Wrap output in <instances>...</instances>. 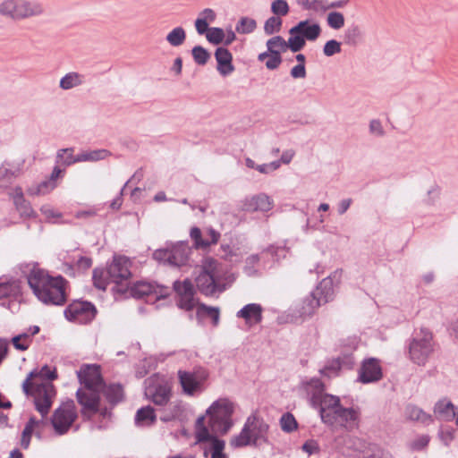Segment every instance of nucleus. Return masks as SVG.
<instances>
[{
    "label": "nucleus",
    "instance_id": "nucleus-1",
    "mask_svg": "<svg viewBox=\"0 0 458 458\" xmlns=\"http://www.w3.org/2000/svg\"><path fill=\"white\" fill-rule=\"evenodd\" d=\"M77 377L82 386L76 392L77 401L81 405L82 415L90 418L98 411L100 393L104 390L100 366L83 364L77 371Z\"/></svg>",
    "mask_w": 458,
    "mask_h": 458
},
{
    "label": "nucleus",
    "instance_id": "nucleus-2",
    "mask_svg": "<svg viewBox=\"0 0 458 458\" xmlns=\"http://www.w3.org/2000/svg\"><path fill=\"white\" fill-rule=\"evenodd\" d=\"M56 377L55 369L45 365L39 370H32L22 383L23 392L34 397L36 410L43 416L49 412L55 396L54 386L48 380Z\"/></svg>",
    "mask_w": 458,
    "mask_h": 458
},
{
    "label": "nucleus",
    "instance_id": "nucleus-3",
    "mask_svg": "<svg viewBox=\"0 0 458 458\" xmlns=\"http://www.w3.org/2000/svg\"><path fill=\"white\" fill-rule=\"evenodd\" d=\"M28 284L35 296L45 304L63 305L66 301L67 282L62 276H51L46 271L32 269Z\"/></svg>",
    "mask_w": 458,
    "mask_h": 458
},
{
    "label": "nucleus",
    "instance_id": "nucleus-4",
    "mask_svg": "<svg viewBox=\"0 0 458 458\" xmlns=\"http://www.w3.org/2000/svg\"><path fill=\"white\" fill-rule=\"evenodd\" d=\"M315 408L318 409L322 422L328 426L352 429L358 424L359 411L342 406L340 398L336 395H324Z\"/></svg>",
    "mask_w": 458,
    "mask_h": 458
},
{
    "label": "nucleus",
    "instance_id": "nucleus-5",
    "mask_svg": "<svg viewBox=\"0 0 458 458\" xmlns=\"http://www.w3.org/2000/svg\"><path fill=\"white\" fill-rule=\"evenodd\" d=\"M225 271L223 266L214 259L207 258L202 261L195 282L200 293L209 296L225 289Z\"/></svg>",
    "mask_w": 458,
    "mask_h": 458
},
{
    "label": "nucleus",
    "instance_id": "nucleus-6",
    "mask_svg": "<svg viewBox=\"0 0 458 458\" xmlns=\"http://www.w3.org/2000/svg\"><path fill=\"white\" fill-rule=\"evenodd\" d=\"M235 404L228 398H219L206 410L205 418H208L207 426L211 433L225 436L233 426V414Z\"/></svg>",
    "mask_w": 458,
    "mask_h": 458
},
{
    "label": "nucleus",
    "instance_id": "nucleus-7",
    "mask_svg": "<svg viewBox=\"0 0 458 458\" xmlns=\"http://www.w3.org/2000/svg\"><path fill=\"white\" fill-rule=\"evenodd\" d=\"M195 445H199L205 457L228 458L225 453V442L210 432L205 425V417L199 416L194 426Z\"/></svg>",
    "mask_w": 458,
    "mask_h": 458
},
{
    "label": "nucleus",
    "instance_id": "nucleus-8",
    "mask_svg": "<svg viewBox=\"0 0 458 458\" xmlns=\"http://www.w3.org/2000/svg\"><path fill=\"white\" fill-rule=\"evenodd\" d=\"M45 13L43 4L37 0H3L0 15L13 21L40 16Z\"/></svg>",
    "mask_w": 458,
    "mask_h": 458
},
{
    "label": "nucleus",
    "instance_id": "nucleus-9",
    "mask_svg": "<svg viewBox=\"0 0 458 458\" xmlns=\"http://www.w3.org/2000/svg\"><path fill=\"white\" fill-rule=\"evenodd\" d=\"M110 156L107 149L86 150L74 156L72 148H61L56 153V162L64 165L69 166L75 163L81 162H97L106 159Z\"/></svg>",
    "mask_w": 458,
    "mask_h": 458
},
{
    "label": "nucleus",
    "instance_id": "nucleus-10",
    "mask_svg": "<svg viewBox=\"0 0 458 458\" xmlns=\"http://www.w3.org/2000/svg\"><path fill=\"white\" fill-rule=\"evenodd\" d=\"M177 375L182 392L189 396L201 393L209 376L208 370L203 368H196L192 371L180 369Z\"/></svg>",
    "mask_w": 458,
    "mask_h": 458
},
{
    "label": "nucleus",
    "instance_id": "nucleus-11",
    "mask_svg": "<svg viewBox=\"0 0 458 458\" xmlns=\"http://www.w3.org/2000/svg\"><path fill=\"white\" fill-rule=\"evenodd\" d=\"M191 249L187 243L177 242L170 246L157 250L153 252V258L171 266L181 267L186 264Z\"/></svg>",
    "mask_w": 458,
    "mask_h": 458
},
{
    "label": "nucleus",
    "instance_id": "nucleus-12",
    "mask_svg": "<svg viewBox=\"0 0 458 458\" xmlns=\"http://www.w3.org/2000/svg\"><path fill=\"white\" fill-rule=\"evenodd\" d=\"M77 417V409L73 401L64 403L54 411L51 419L55 432L58 435L67 433Z\"/></svg>",
    "mask_w": 458,
    "mask_h": 458
},
{
    "label": "nucleus",
    "instance_id": "nucleus-13",
    "mask_svg": "<svg viewBox=\"0 0 458 458\" xmlns=\"http://www.w3.org/2000/svg\"><path fill=\"white\" fill-rule=\"evenodd\" d=\"M145 395L156 405H166L171 397V388L164 378L155 375L145 381Z\"/></svg>",
    "mask_w": 458,
    "mask_h": 458
},
{
    "label": "nucleus",
    "instance_id": "nucleus-14",
    "mask_svg": "<svg viewBox=\"0 0 458 458\" xmlns=\"http://www.w3.org/2000/svg\"><path fill=\"white\" fill-rule=\"evenodd\" d=\"M433 352L432 335L428 331H421L410 344L409 353L411 360L418 365H425Z\"/></svg>",
    "mask_w": 458,
    "mask_h": 458
},
{
    "label": "nucleus",
    "instance_id": "nucleus-15",
    "mask_svg": "<svg viewBox=\"0 0 458 458\" xmlns=\"http://www.w3.org/2000/svg\"><path fill=\"white\" fill-rule=\"evenodd\" d=\"M96 312L95 306L90 302L75 301L65 309L64 316L70 321L86 324L95 318Z\"/></svg>",
    "mask_w": 458,
    "mask_h": 458
},
{
    "label": "nucleus",
    "instance_id": "nucleus-16",
    "mask_svg": "<svg viewBox=\"0 0 458 458\" xmlns=\"http://www.w3.org/2000/svg\"><path fill=\"white\" fill-rule=\"evenodd\" d=\"M131 296L134 298H151L154 297L155 300H159L162 298H165L169 294V289L167 287L154 284L148 282H137L135 283L130 290Z\"/></svg>",
    "mask_w": 458,
    "mask_h": 458
},
{
    "label": "nucleus",
    "instance_id": "nucleus-17",
    "mask_svg": "<svg viewBox=\"0 0 458 458\" xmlns=\"http://www.w3.org/2000/svg\"><path fill=\"white\" fill-rule=\"evenodd\" d=\"M174 289L178 295V306L185 310H191L198 305L195 299V291L191 282L188 279L174 283Z\"/></svg>",
    "mask_w": 458,
    "mask_h": 458
},
{
    "label": "nucleus",
    "instance_id": "nucleus-18",
    "mask_svg": "<svg viewBox=\"0 0 458 458\" xmlns=\"http://www.w3.org/2000/svg\"><path fill=\"white\" fill-rule=\"evenodd\" d=\"M130 266L131 261L128 258L123 256L114 258L113 262L106 270L110 282L116 284L127 282L131 276Z\"/></svg>",
    "mask_w": 458,
    "mask_h": 458
},
{
    "label": "nucleus",
    "instance_id": "nucleus-19",
    "mask_svg": "<svg viewBox=\"0 0 458 458\" xmlns=\"http://www.w3.org/2000/svg\"><path fill=\"white\" fill-rule=\"evenodd\" d=\"M320 303L310 294L296 302L292 310V321L298 323L310 318Z\"/></svg>",
    "mask_w": 458,
    "mask_h": 458
},
{
    "label": "nucleus",
    "instance_id": "nucleus-20",
    "mask_svg": "<svg viewBox=\"0 0 458 458\" xmlns=\"http://www.w3.org/2000/svg\"><path fill=\"white\" fill-rule=\"evenodd\" d=\"M273 207V199L266 193L245 198L242 202V209L246 212H268Z\"/></svg>",
    "mask_w": 458,
    "mask_h": 458
},
{
    "label": "nucleus",
    "instance_id": "nucleus-21",
    "mask_svg": "<svg viewBox=\"0 0 458 458\" xmlns=\"http://www.w3.org/2000/svg\"><path fill=\"white\" fill-rule=\"evenodd\" d=\"M322 29L318 21L312 20H303L289 30V34L298 33L306 41L314 42L321 35Z\"/></svg>",
    "mask_w": 458,
    "mask_h": 458
},
{
    "label": "nucleus",
    "instance_id": "nucleus-22",
    "mask_svg": "<svg viewBox=\"0 0 458 458\" xmlns=\"http://www.w3.org/2000/svg\"><path fill=\"white\" fill-rule=\"evenodd\" d=\"M215 58L217 64L216 70L221 76L226 77L234 72L233 55L227 48L217 47L215 52Z\"/></svg>",
    "mask_w": 458,
    "mask_h": 458
},
{
    "label": "nucleus",
    "instance_id": "nucleus-23",
    "mask_svg": "<svg viewBox=\"0 0 458 458\" xmlns=\"http://www.w3.org/2000/svg\"><path fill=\"white\" fill-rule=\"evenodd\" d=\"M382 377L381 367L376 359L365 360L360 372V379L362 383H370L379 380Z\"/></svg>",
    "mask_w": 458,
    "mask_h": 458
},
{
    "label": "nucleus",
    "instance_id": "nucleus-24",
    "mask_svg": "<svg viewBox=\"0 0 458 458\" xmlns=\"http://www.w3.org/2000/svg\"><path fill=\"white\" fill-rule=\"evenodd\" d=\"M301 387L308 394L313 407L317 406L320 403V398L327 394L324 393V384L318 378L302 382Z\"/></svg>",
    "mask_w": 458,
    "mask_h": 458
},
{
    "label": "nucleus",
    "instance_id": "nucleus-25",
    "mask_svg": "<svg viewBox=\"0 0 458 458\" xmlns=\"http://www.w3.org/2000/svg\"><path fill=\"white\" fill-rule=\"evenodd\" d=\"M244 425H249L248 433L253 442V445L256 446L265 440V434L268 428L267 424L251 416L247 419Z\"/></svg>",
    "mask_w": 458,
    "mask_h": 458
},
{
    "label": "nucleus",
    "instance_id": "nucleus-26",
    "mask_svg": "<svg viewBox=\"0 0 458 458\" xmlns=\"http://www.w3.org/2000/svg\"><path fill=\"white\" fill-rule=\"evenodd\" d=\"M237 318H243L248 326L259 324L262 320V307L257 303H250L241 309Z\"/></svg>",
    "mask_w": 458,
    "mask_h": 458
},
{
    "label": "nucleus",
    "instance_id": "nucleus-27",
    "mask_svg": "<svg viewBox=\"0 0 458 458\" xmlns=\"http://www.w3.org/2000/svg\"><path fill=\"white\" fill-rule=\"evenodd\" d=\"M457 413L455 406L447 398L440 399L434 406V414L439 420L451 421L457 416Z\"/></svg>",
    "mask_w": 458,
    "mask_h": 458
},
{
    "label": "nucleus",
    "instance_id": "nucleus-28",
    "mask_svg": "<svg viewBox=\"0 0 458 458\" xmlns=\"http://www.w3.org/2000/svg\"><path fill=\"white\" fill-rule=\"evenodd\" d=\"M311 295L315 297L320 305L328 302L334 296L333 279L330 276L324 278L316 290L311 293Z\"/></svg>",
    "mask_w": 458,
    "mask_h": 458
},
{
    "label": "nucleus",
    "instance_id": "nucleus-29",
    "mask_svg": "<svg viewBox=\"0 0 458 458\" xmlns=\"http://www.w3.org/2000/svg\"><path fill=\"white\" fill-rule=\"evenodd\" d=\"M216 19V12L211 8H205L202 10L198 18L195 20L194 26L196 31L199 35H204V33L210 28L209 24L213 23Z\"/></svg>",
    "mask_w": 458,
    "mask_h": 458
},
{
    "label": "nucleus",
    "instance_id": "nucleus-30",
    "mask_svg": "<svg viewBox=\"0 0 458 458\" xmlns=\"http://www.w3.org/2000/svg\"><path fill=\"white\" fill-rule=\"evenodd\" d=\"M405 416L410 420L417 421L423 425L433 423L432 416L415 405L409 404L406 406Z\"/></svg>",
    "mask_w": 458,
    "mask_h": 458
},
{
    "label": "nucleus",
    "instance_id": "nucleus-31",
    "mask_svg": "<svg viewBox=\"0 0 458 458\" xmlns=\"http://www.w3.org/2000/svg\"><path fill=\"white\" fill-rule=\"evenodd\" d=\"M85 76L77 72H70L64 75L59 81V87L64 90H69L83 85Z\"/></svg>",
    "mask_w": 458,
    "mask_h": 458
},
{
    "label": "nucleus",
    "instance_id": "nucleus-32",
    "mask_svg": "<svg viewBox=\"0 0 458 458\" xmlns=\"http://www.w3.org/2000/svg\"><path fill=\"white\" fill-rule=\"evenodd\" d=\"M196 316L198 318H209L215 327L219 324L220 310L218 307L208 306L204 303H198L196 306Z\"/></svg>",
    "mask_w": 458,
    "mask_h": 458
},
{
    "label": "nucleus",
    "instance_id": "nucleus-33",
    "mask_svg": "<svg viewBox=\"0 0 458 458\" xmlns=\"http://www.w3.org/2000/svg\"><path fill=\"white\" fill-rule=\"evenodd\" d=\"M21 174V168L18 166L0 167V188L9 187Z\"/></svg>",
    "mask_w": 458,
    "mask_h": 458
},
{
    "label": "nucleus",
    "instance_id": "nucleus-34",
    "mask_svg": "<svg viewBox=\"0 0 458 458\" xmlns=\"http://www.w3.org/2000/svg\"><path fill=\"white\" fill-rule=\"evenodd\" d=\"M156 421L155 411L151 406H145L138 410L135 422L138 426H150Z\"/></svg>",
    "mask_w": 458,
    "mask_h": 458
},
{
    "label": "nucleus",
    "instance_id": "nucleus-35",
    "mask_svg": "<svg viewBox=\"0 0 458 458\" xmlns=\"http://www.w3.org/2000/svg\"><path fill=\"white\" fill-rule=\"evenodd\" d=\"M248 429L249 425H244L241 432L230 439L229 444L233 448H241L247 445H253V442L250 439Z\"/></svg>",
    "mask_w": 458,
    "mask_h": 458
},
{
    "label": "nucleus",
    "instance_id": "nucleus-36",
    "mask_svg": "<svg viewBox=\"0 0 458 458\" xmlns=\"http://www.w3.org/2000/svg\"><path fill=\"white\" fill-rule=\"evenodd\" d=\"M165 40L174 47H180L186 40V31L181 26L175 27L167 33Z\"/></svg>",
    "mask_w": 458,
    "mask_h": 458
},
{
    "label": "nucleus",
    "instance_id": "nucleus-37",
    "mask_svg": "<svg viewBox=\"0 0 458 458\" xmlns=\"http://www.w3.org/2000/svg\"><path fill=\"white\" fill-rule=\"evenodd\" d=\"M267 51L272 54L281 55V53L286 52V40L281 36H275L267 41Z\"/></svg>",
    "mask_w": 458,
    "mask_h": 458
},
{
    "label": "nucleus",
    "instance_id": "nucleus-38",
    "mask_svg": "<svg viewBox=\"0 0 458 458\" xmlns=\"http://www.w3.org/2000/svg\"><path fill=\"white\" fill-rule=\"evenodd\" d=\"M327 26L335 30H341L345 23L344 16L342 13L333 11L327 13Z\"/></svg>",
    "mask_w": 458,
    "mask_h": 458
},
{
    "label": "nucleus",
    "instance_id": "nucleus-39",
    "mask_svg": "<svg viewBox=\"0 0 458 458\" xmlns=\"http://www.w3.org/2000/svg\"><path fill=\"white\" fill-rule=\"evenodd\" d=\"M259 61L264 62L268 70L276 69L282 63V57L279 55L269 52L260 53L258 56Z\"/></svg>",
    "mask_w": 458,
    "mask_h": 458
},
{
    "label": "nucleus",
    "instance_id": "nucleus-40",
    "mask_svg": "<svg viewBox=\"0 0 458 458\" xmlns=\"http://www.w3.org/2000/svg\"><path fill=\"white\" fill-rule=\"evenodd\" d=\"M257 28V22L250 17H242L236 24L235 30L239 34H250Z\"/></svg>",
    "mask_w": 458,
    "mask_h": 458
},
{
    "label": "nucleus",
    "instance_id": "nucleus-41",
    "mask_svg": "<svg viewBox=\"0 0 458 458\" xmlns=\"http://www.w3.org/2000/svg\"><path fill=\"white\" fill-rule=\"evenodd\" d=\"M280 427L284 432L292 433L298 428V423L294 416L290 412H285L280 418Z\"/></svg>",
    "mask_w": 458,
    "mask_h": 458
},
{
    "label": "nucleus",
    "instance_id": "nucleus-42",
    "mask_svg": "<svg viewBox=\"0 0 458 458\" xmlns=\"http://www.w3.org/2000/svg\"><path fill=\"white\" fill-rule=\"evenodd\" d=\"M204 35L206 36L207 40L213 45L224 43L225 31L221 28L211 27L204 33Z\"/></svg>",
    "mask_w": 458,
    "mask_h": 458
},
{
    "label": "nucleus",
    "instance_id": "nucleus-43",
    "mask_svg": "<svg viewBox=\"0 0 458 458\" xmlns=\"http://www.w3.org/2000/svg\"><path fill=\"white\" fill-rule=\"evenodd\" d=\"M94 285L99 290H106L110 282V278L106 271L103 269H94L93 271Z\"/></svg>",
    "mask_w": 458,
    "mask_h": 458
},
{
    "label": "nucleus",
    "instance_id": "nucleus-44",
    "mask_svg": "<svg viewBox=\"0 0 458 458\" xmlns=\"http://www.w3.org/2000/svg\"><path fill=\"white\" fill-rule=\"evenodd\" d=\"M306 45V40L298 33L290 34L288 40H286V50L290 49L292 52H299Z\"/></svg>",
    "mask_w": 458,
    "mask_h": 458
},
{
    "label": "nucleus",
    "instance_id": "nucleus-45",
    "mask_svg": "<svg viewBox=\"0 0 458 458\" xmlns=\"http://www.w3.org/2000/svg\"><path fill=\"white\" fill-rule=\"evenodd\" d=\"M282 24V19L273 15L265 21L264 31L267 35H273L281 30Z\"/></svg>",
    "mask_w": 458,
    "mask_h": 458
},
{
    "label": "nucleus",
    "instance_id": "nucleus-46",
    "mask_svg": "<svg viewBox=\"0 0 458 458\" xmlns=\"http://www.w3.org/2000/svg\"><path fill=\"white\" fill-rule=\"evenodd\" d=\"M271 12L275 16L281 18L289 13L290 7L285 0H274L271 3Z\"/></svg>",
    "mask_w": 458,
    "mask_h": 458
},
{
    "label": "nucleus",
    "instance_id": "nucleus-47",
    "mask_svg": "<svg viewBox=\"0 0 458 458\" xmlns=\"http://www.w3.org/2000/svg\"><path fill=\"white\" fill-rule=\"evenodd\" d=\"M105 394L110 403H118L123 398V388L120 385H110L105 389Z\"/></svg>",
    "mask_w": 458,
    "mask_h": 458
},
{
    "label": "nucleus",
    "instance_id": "nucleus-48",
    "mask_svg": "<svg viewBox=\"0 0 458 458\" xmlns=\"http://www.w3.org/2000/svg\"><path fill=\"white\" fill-rule=\"evenodd\" d=\"M56 187V183L51 181L42 182L35 188L29 189L28 192L30 195H45L53 191Z\"/></svg>",
    "mask_w": 458,
    "mask_h": 458
},
{
    "label": "nucleus",
    "instance_id": "nucleus-49",
    "mask_svg": "<svg viewBox=\"0 0 458 458\" xmlns=\"http://www.w3.org/2000/svg\"><path fill=\"white\" fill-rule=\"evenodd\" d=\"M32 340L30 338V335L22 333L18 335L12 339V343L13 346L20 351H25L29 348Z\"/></svg>",
    "mask_w": 458,
    "mask_h": 458
},
{
    "label": "nucleus",
    "instance_id": "nucleus-50",
    "mask_svg": "<svg viewBox=\"0 0 458 458\" xmlns=\"http://www.w3.org/2000/svg\"><path fill=\"white\" fill-rule=\"evenodd\" d=\"M191 53L194 61L200 65L206 64L210 57L209 53L200 46L194 47L191 50Z\"/></svg>",
    "mask_w": 458,
    "mask_h": 458
},
{
    "label": "nucleus",
    "instance_id": "nucleus-51",
    "mask_svg": "<svg viewBox=\"0 0 458 458\" xmlns=\"http://www.w3.org/2000/svg\"><path fill=\"white\" fill-rule=\"evenodd\" d=\"M19 292V287L16 282H4L0 283V299L15 295Z\"/></svg>",
    "mask_w": 458,
    "mask_h": 458
},
{
    "label": "nucleus",
    "instance_id": "nucleus-52",
    "mask_svg": "<svg viewBox=\"0 0 458 458\" xmlns=\"http://www.w3.org/2000/svg\"><path fill=\"white\" fill-rule=\"evenodd\" d=\"M341 51V42L335 39L327 41L323 47V54L327 57L339 54Z\"/></svg>",
    "mask_w": 458,
    "mask_h": 458
},
{
    "label": "nucleus",
    "instance_id": "nucleus-53",
    "mask_svg": "<svg viewBox=\"0 0 458 458\" xmlns=\"http://www.w3.org/2000/svg\"><path fill=\"white\" fill-rule=\"evenodd\" d=\"M32 435H35V429L29 420L21 433V446L27 449L30 446Z\"/></svg>",
    "mask_w": 458,
    "mask_h": 458
},
{
    "label": "nucleus",
    "instance_id": "nucleus-54",
    "mask_svg": "<svg viewBox=\"0 0 458 458\" xmlns=\"http://www.w3.org/2000/svg\"><path fill=\"white\" fill-rule=\"evenodd\" d=\"M430 437L428 435H421L410 443V448L413 451H420L428 446Z\"/></svg>",
    "mask_w": 458,
    "mask_h": 458
},
{
    "label": "nucleus",
    "instance_id": "nucleus-55",
    "mask_svg": "<svg viewBox=\"0 0 458 458\" xmlns=\"http://www.w3.org/2000/svg\"><path fill=\"white\" fill-rule=\"evenodd\" d=\"M438 437L445 445H448L454 438V429L450 427H441Z\"/></svg>",
    "mask_w": 458,
    "mask_h": 458
},
{
    "label": "nucleus",
    "instance_id": "nucleus-56",
    "mask_svg": "<svg viewBox=\"0 0 458 458\" xmlns=\"http://www.w3.org/2000/svg\"><path fill=\"white\" fill-rule=\"evenodd\" d=\"M47 414L46 415H42V418L38 420L36 419L35 417H31L29 420L30 421V424L32 425V427L34 428L35 429V436H37L38 437H41V434L42 432L44 431L46 426H47V421L45 420V417L47 416Z\"/></svg>",
    "mask_w": 458,
    "mask_h": 458
},
{
    "label": "nucleus",
    "instance_id": "nucleus-57",
    "mask_svg": "<svg viewBox=\"0 0 458 458\" xmlns=\"http://www.w3.org/2000/svg\"><path fill=\"white\" fill-rule=\"evenodd\" d=\"M190 234L191 239L194 241L196 248L208 247V241L202 239L201 232L198 227L191 228Z\"/></svg>",
    "mask_w": 458,
    "mask_h": 458
},
{
    "label": "nucleus",
    "instance_id": "nucleus-58",
    "mask_svg": "<svg viewBox=\"0 0 458 458\" xmlns=\"http://www.w3.org/2000/svg\"><path fill=\"white\" fill-rule=\"evenodd\" d=\"M221 250L223 252L222 257L229 261H237L240 255L237 253V250H233L229 245H221Z\"/></svg>",
    "mask_w": 458,
    "mask_h": 458
},
{
    "label": "nucleus",
    "instance_id": "nucleus-59",
    "mask_svg": "<svg viewBox=\"0 0 458 458\" xmlns=\"http://www.w3.org/2000/svg\"><path fill=\"white\" fill-rule=\"evenodd\" d=\"M370 134L382 137L385 134L384 128L382 126L381 122L378 119H373L369 122V125Z\"/></svg>",
    "mask_w": 458,
    "mask_h": 458
},
{
    "label": "nucleus",
    "instance_id": "nucleus-60",
    "mask_svg": "<svg viewBox=\"0 0 458 458\" xmlns=\"http://www.w3.org/2000/svg\"><path fill=\"white\" fill-rule=\"evenodd\" d=\"M16 209L20 212L21 216L30 217L33 215V210L28 201L24 199L23 201L20 204L18 202H14Z\"/></svg>",
    "mask_w": 458,
    "mask_h": 458
},
{
    "label": "nucleus",
    "instance_id": "nucleus-61",
    "mask_svg": "<svg viewBox=\"0 0 458 458\" xmlns=\"http://www.w3.org/2000/svg\"><path fill=\"white\" fill-rule=\"evenodd\" d=\"M170 411L165 412L162 417L161 420L163 421H170L174 419H175L179 413L181 412L180 405L177 403H171L169 405Z\"/></svg>",
    "mask_w": 458,
    "mask_h": 458
},
{
    "label": "nucleus",
    "instance_id": "nucleus-62",
    "mask_svg": "<svg viewBox=\"0 0 458 458\" xmlns=\"http://www.w3.org/2000/svg\"><path fill=\"white\" fill-rule=\"evenodd\" d=\"M302 451L308 454L309 455L318 453L319 446L317 441L315 440H308L306 441L301 447Z\"/></svg>",
    "mask_w": 458,
    "mask_h": 458
},
{
    "label": "nucleus",
    "instance_id": "nucleus-63",
    "mask_svg": "<svg viewBox=\"0 0 458 458\" xmlns=\"http://www.w3.org/2000/svg\"><path fill=\"white\" fill-rule=\"evenodd\" d=\"M291 76L293 79H304L306 77V68L303 64H297L291 69Z\"/></svg>",
    "mask_w": 458,
    "mask_h": 458
},
{
    "label": "nucleus",
    "instance_id": "nucleus-64",
    "mask_svg": "<svg viewBox=\"0 0 458 458\" xmlns=\"http://www.w3.org/2000/svg\"><path fill=\"white\" fill-rule=\"evenodd\" d=\"M328 0H312V5L310 7L314 12H325L328 10Z\"/></svg>",
    "mask_w": 458,
    "mask_h": 458
}]
</instances>
